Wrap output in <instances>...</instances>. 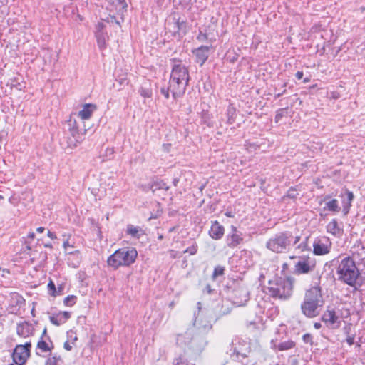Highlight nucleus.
<instances>
[{
	"mask_svg": "<svg viewBox=\"0 0 365 365\" xmlns=\"http://www.w3.org/2000/svg\"><path fill=\"white\" fill-rule=\"evenodd\" d=\"M175 63L169 79L170 89L175 100L182 97L185 93L190 79L188 68L181 63V61L173 58Z\"/></svg>",
	"mask_w": 365,
	"mask_h": 365,
	"instance_id": "nucleus-1",
	"label": "nucleus"
},
{
	"mask_svg": "<svg viewBox=\"0 0 365 365\" xmlns=\"http://www.w3.org/2000/svg\"><path fill=\"white\" fill-rule=\"evenodd\" d=\"M337 279L350 287H355L361 273L354 259L347 256L337 260Z\"/></svg>",
	"mask_w": 365,
	"mask_h": 365,
	"instance_id": "nucleus-2",
	"label": "nucleus"
},
{
	"mask_svg": "<svg viewBox=\"0 0 365 365\" xmlns=\"http://www.w3.org/2000/svg\"><path fill=\"white\" fill-rule=\"evenodd\" d=\"M294 281V278L291 276L286 278L275 277L268 282V294L272 298L287 300L292 295Z\"/></svg>",
	"mask_w": 365,
	"mask_h": 365,
	"instance_id": "nucleus-3",
	"label": "nucleus"
},
{
	"mask_svg": "<svg viewBox=\"0 0 365 365\" xmlns=\"http://www.w3.org/2000/svg\"><path fill=\"white\" fill-rule=\"evenodd\" d=\"M324 303L322 289L319 286H313L305 292L301 310L307 317L312 318L318 315V308Z\"/></svg>",
	"mask_w": 365,
	"mask_h": 365,
	"instance_id": "nucleus-4",
	"label": "nucleus"
},
{
	"mask_svg": "<svg viewBox=\"0 0 365 365\" xmlns=\"http://www.w3.org/2000/svg\"><path fill=\"white\" fill-rule=\"evenodd\" d=\"M138 252L135 248L125 247L120 248L110 255L107 259V264L114 270L120 267H128L135 262Z\"/></svg>",
	"mask_w": 365,
	"mask_h": 365,
	"instance_id": "nucleus-5",
	"label": "nucleus"
},
{
	"mask_svg": "<svg viewBox=\"0 0 365 365\" xmlns=\"http://www.w3.org/2000/svg\"><path fill=\"white\" fill-rule=\"evenodd\" d=\"M293 240L290 231H284L274 235L266 242V247L275 253H284L289 250Z\"/></svg>",
	"mask_w": 365,
	"mask_h": 365,
	"instance_id": "nucleus-6",
	"label": "nucleus"
},
{
	"mask_svg": "<svg viewBox=\"0 0 365 365\" xmlns=\"http://www.w3.org/2000/svg\"><path fill=\"white\" fill-rule=\"evenodd\" d=\"M227 289L229 299L236 306H245L249 301L250 290L242 282L234 281Z\"/></svg>",
	"mask_w": 365,
	"mask_h": 365,
	"instance_id": "nucleus-7",
	"label": "nucleus"
},
{
	"mask_svg": "<svg viewBox=\"0 0 365 365\" xmlns=\"http://www.w3.org/2000/svg\"><path fill=\"white\" fill-rule=\"evenodd\" d=\"M230 356L234 361H241V359L249 357L250 353V347L248 344L239 339L235 338L232 341L230 344Z\"/></svg>",
	"mask_w": 365,
	"mask_h": 365,
	"instance_id": "nucleus-8",
	"label": "nucleus"
},
{
	"mask_svg": "<svg viewBox=\"0 0 365 365\" xmlns=\"http://www.w3.org/2000/svg\"><path fill=\"white\" fill-rule=\"evenodd\" d=\"M291 259H297L294 264L293 273L297 275L306 274L312 272L316 267L315 260L309 256H290Z\"/></svg>",
	"mask_w": 365,
	"mask_h": 365,
	"instance_id": "nucleus-9",
	"label": "nucleus"
},
{
	"mask_svg": "<svg viewBox=\"0 0 365 365\" xmlns=\"http://www.w3.org/2000/svg\"><path fill=\"white\" fill-rule=\"evenodd\" d=\"M31 342H26L24 345H16L12 353L14 362L16 365L24 364L31 355Z\"/></svg>",
	"mask_w": 365,
	"mask_h": 365,
	"instance_id": "nucleus-10",
	"label": "nucleus"
},
{
	"mask_svg": "<svg viewBox=\"0 0 365 365\" xmlns=\"http://www.w3.org/2000/svg\"><path fill=\"white\" fill-rule=\"evenodd\" d=\"M68 126V146L75 148L83 141V133L80 131L76 120L70 119Z\"/></svg>",
	"mask_w": 365,
	"mask_h": 365,
	"instance_id": "nucleus-11",
	"label": "nucleus"
},
{
	"mask_svg": "<svg viewBox=\"0 0 365 365\" xmlns=\"http://www.w3.org/2000/svg\"><path fill=\"white\" fill-rule=\"evenodd\" d=\"M331 242L327 236H319L313 242V253L315 255H324L330 252Z\"/></svg>",
	"mask_w": 365,
	"mask_h": 365,
	"instance_id": "nucleus-12",
	"label": "nucleus"
},
{
	"mask_svg": "<svg viewBox=\"0 0 365 365\" xmlns=\"http://www.w3.org/2000/svg\"><path fill=\"white\" fill-rule=\"evenodd\" d=\"M230 229V232L226 236L225 242L228 247L234 249L243 243L244 238L242 233L235 226L231 225Z\"/></svg>",
	"mask_w": 365,
	"mask_h": 365,
	"instance_id": "nucleus-13",
	"label": "nucleus"
},
{
	"mask_svg": "<svg viewBox=\"0 0 365 365\" xmlns=\"http://www.w3.org/2000/svg\"><path fill=\"white\" fill-rule=\"evenodd\" d=\"M322 321L324 322L329 328L331 329L338 328L340 324L336 312L333 309H329V307H328L327 309L323 313Z\"/></svg>",
	"mask_w": 365,
	"mask_h": 365,
	"instance_id": "nucleus-14",
	"label": "nucleus"
},
{
	"mask_svg": "<svg viewBox=\"0 0 365 365\" xmlns=\"http://www.w3.org/2000/svg\"><path fill=\"white\" fill-rule=\"evenodd\" d=\"M16 334L22 338H28L35 334V327L29 321H24L16 324Z\"/></svg>",
	"mask_w": 365,
	"mask_h": 365,
	"instance_id": "nucleus-15",
	"label": "nucleus"
},
{
	"mask_svg": "<svg viewBox=\"0 0 365 365\" xmlns=\"http://www.w3.org/2000/svg\"><path fill=\"white\" fill-rule=\"evenodd\" d=\"M339 197L341 198L343 213L344 215H346L349 212L352 202L354 199V193L345 188L342 190Z\"/></svg>",
	"mask_w": 365,
	"mask_h": 365,
	"instance_id": "nucleus-16",
	"label": "nucleus"
},
{
	"mask_svg": "<svg viewBox=\"0 0 365 365\" xmlns=\"http://www.w3.org/2000/svg\"><path fill=\"white\" fill-rule=\"evenodd\" d=\"M271 344L273 349L280 351L292 349L296 346V343L291 339L282 341L277 337L271 340Z\"/></svg>",
	"mask_w": 365,
	"mask_h": 365,
	"instance_id": "nucleus-17",
	"label": "nucleus"
},
{
	"mask_svg": "<svg viewBox=\"0 0 365 365\" xmlns=\"http://www.w3.org/2000/svg\"><path fill=\"white\" fill-rule=\"evenodd\" d=\"M210 47L207 46H201L192 51L195 56V62L202 66L207 60L209 56Z\"/></svg>",
	"mask_w": 365,
	"mask_h": 365,
	"instance_id": "nucleus-18",
	"label": "nucleus"
},
{
	"mask_svg": "<svg viewBox=\"0 0 365 365\" xmlns=\"http://www.w3.org/2000/svg\"><path fill=\"white\" fill-rule=\"evenodd\" d=\"M211 222L212 225L209 230L210 237L215 240H220L225 234V227L217 220Z\"/></svg>",
	"mask_w": 365,
	"mask_h": 365,
	"instance_id": "nucleus-19",
	"label": "nucleus"
},
{
	"mask_svg": "<svg viewBox=\"0 0 365 365\" xmlns=\"http://www.w3.org/2000/svg\"><path fill=\"white\" fill-rule=\"evenodd\" d=\"M71 317V312L67 311L59 312L56 314H52L49 317L50 322L56 325L60 326L64 324Z\"/></svg>",
	"mask_w": 365,
	"mask_h": 365,
	"instance_id": "nucleus-20",
	"label": "nucleus"
},
{
	"mask_svg": "<svg viewBox=\"0 0 365 365\" xmlns=\"http://www.w3.org/2000/svg\"><path fill=\"white\" fill-rule=\"evenodd\" d=\"M168 29L171 31L170 26H173V32L174 34L180 33L182 29H185L186 22L184 20H181L180 18L176 19L175 17L173 18V23L168 24Z\"/></svg>",
	"mask_w": 365,
	"mask_h": 365,
	"instance_id": "nucleus-21",
	"label": "nucleus"
},
{
	"mask_svg": "<svg viewBox=\"0 0 365 365\" xmlns=\"http://www.w3.org/2000/svg\"><path fill=\"white\" fill-rule=\"evenodd\" d=\"M330 198L331 197L329 195H326L324 197V201H327V200H329L326 202L325 207H324V209L335 213L339 212L341 208L339 206L338 200L336 199L330 200Z\"/></svg>",
	"mask_w": 365,
	"mask_h": 365,
	"instance_id": "nucleus-22",
	"label": "nucleus"
},
{
	"mask_svg": "<svg viewBox=\"0 0 365 365\" xmlns=\"http://www.w3.org/2000/svg\"><path fill=\"white\" fill-rule=\"evenodd\" d=\"M96 108V106L91 103H86L83 106V109L79 111L78 115L83 120H88L91 118L92 113Z\"/></svg>",
	"mask_w": 365,
	"mask_h": 365,
	"instance_id": "nucleus-23",
	"label": "nucleus"
},
{
	"mask_svg": "<svg viewBox=\"0 0 365 365\" xmlns=\"http://www.w3.org/2000/svg\"><path fill=\"white\" fill-rule=\"evenodd\" d=\"M126 233L134 238L139 239L143 235V230L140 227H135L133 225H128L126 229Z\"/></svg>",
	"mask_w": 365,
	"mask_h": 365,
	"instance_id": "nucleus-24",
	"label": "nucleus"
},
{
	"mask_svg": "<svg viewBox=\"0 0 365 365\" xmlns=\"http://www.w3.org/2000/svg\"><path fill=\"white\" fill-rule=\"evenodd\" d=\"M191 340V334L190 332H185L177 335L176 344L179 346H186Z\"/></svg>",
	"mask_w": 365,
	"mask_h": 365,
	"instance_id": "nucleus-25",
	"label": "nucleus"
},
{
	"mask_svg": "<svg viewBox=\"0 0 365 365\" xmlns=\"http://www.w3.org/2000/svg\"><path fill=\"white\" fill-rule=\"evenodd\" d=\"M36 250H31V252L29 253V256L31 257V260L32 261V262H34L35 260H38L41 264L46 262L48 258V255L46 252L41 251L38 254V257L36 256Z\"/></svg>",
	"mask_w": 365,
	"mask_h": 365,
	"instance_id": "nucleus-26",
	"label": "nucleus"
},
{
	"mask_svg": "<svg viewBox=\"0 0 365 365\" xmlns=\"http://www.w3.org/2000/svg\"><path fill=\"white\" fill-rule=\"evenodd\" d=\"M226 116H227V123L229 125H232L235 123L237 113L236 109L233 106V105L230 104L226 110Z\"/></svg>",
	"mask_w": 365,
	"mask_h": 365,
	"instance_id": "nucleus-27",
	"label": "nucleus"
},
{
	"mask_svg": "<svg viewBox=\"0 0 365 365\" xmlns=\"http://www.w3.org/2000/svg\"><path fill=\"white\" fill-rule=\"evenodd\" d=\"M96 37L97 40V43L101 50H103L106 46V41L108 38L107 33L104 32H96Z\"/></svg>",
	"mask_w": 365,
	"mask_h": 365,
	"instance_id": "nucleus-28",
	"label": "nucleus"
},
{
	"mask_svg": "<svg viewBox=\"0 0 365 365\" xmlns=\"http://www.w3.org/2000/svg\"><path fill=\"white\" fill-rule=\"evenodd\" d=\"M327 232L334 235H337L340 233L341 229L339 227L338 222L336 220H331L327 226Z\"/></svg>",
	"mask_w": 365,
	"mask_h": 365,
	"instance_id": "nucleus-29",
	"label": "nucleus"
},
{
	"mask_svg": "<svg viewBox=\"0 0 365 365\" xmlns=\"http://www.w3.org/2000/svg\"><path fill=\"white\" fill-rule=\"evenodd\" d=\"M149 188L153 191V192H155L158 190H168L169 187L166 185L165 182H164L163 180H157L150 183Z\"/></svg>",
	"mask_w": 365,
	"mask_h": 365,
	"instance_id": "nucleus-30",
	"label": "nucleus"
},
{
	"mask_svg": "<svg viewBox=\"0 0 365 365\" xmlns=\"http://www.w3.org/2000/svg\"><path fill=\"white\" fill-rule=\"evenodd\" d=\"M45 365H63V360L60 356L55 354L48 358Z\"/></svg>",
	"mask_w": 365,
	"mask_h": 365,
	"instance_id": "nucleus-31",
	"label": "nucleus"
},
{
	"mask_svg": "<svg viewBox=\"0 0 365 365\" xmlns=\"http://www.w3.org/2000/svg\"><path fill=\"white\" fill-rule=\"evenodd\" d=\"M173 365H195V364H194L192 363H190L184 355L180 354L179 356H175L173 359Z\"/></svg>",
	"mask_w": 365,
	"mask_h": 365,
	"instance_id": "nucleus-32",
	"label": "nucleus"
},
{
	"mask_svg": "<svg viewBox=\"0 0 365 365\" xmlns=\"http://www.w3.org/2000/svg\"><path fill=\"white\" fill-rule=\"evenodd\" d=\"M37 349L41 350L42 352H48L51 351V348L46 343V340L40 339L37 343Z\"/></svg>",
	"mask_w": 365,
	"mask_h": 365,
	"instance_id": "nucleus-33",
	"label": "nucleus"
},
{
	"mask_svg": "<svg viewBox=\"0 0 365 365\" xmlns=\"http://www.w3.org/2000/svg\"><path fill=\"white\" fill-rule=\"evenodd\" d=\"M225 268L223 266L221 265H217L213 270L212 274V280H216V279L219 276H222L225 274Z\"/></svg>",
	"mask_w": 365,
	"mask_h": 365,
	"instance_id": "nucleus-34",
	"label": "nucleus"
},
{
	"mask_svg": "<svg viewBox=\"0 0 365 365\" xmlns=\"http://www.w3.org/2000/svg\"><path fill=\"white\" fill-rule=\"evenodd\" d=\"M309 237H306L304 240L296 247V249L299 250L301 252L310 251L311 247L309 246Z\"/></svg>",
	"mask_w": 365,
	"mask_h": 365,
	"instance_id": "nucleus-35",
	"label": "nucleus"
},
{
	"mask_svg": "<svg viewBox=\"0 0 365 365\" xmlns=\"http://www.w3.org/2000/svg\"><path fill=\"white\" fill-rule=\"evenodd\" d=\"M201 120L203 123L206 124L209 127L213 126V122L211 119L210 115L207 111L203 110L201 115Z\"/></svg>",
	"mask_w": 365,
	"mask_h": 365,
	"instance_id": "nucleus-36",
	"label": "nucleus"
},
{
	"mask_svg": "<svg viewBox=\"0 0 365 365\" xmlns=\"http://www.w3.org/2000/svg\"><path fill=\"white\" fill-rule=\"evenodd\" d=\"M287 114V108H280L277 110L274 120L276 123H279L280 120Z\"/></svg>",
	"mask_w": 365,
	"mask_h": 365,
	"instance_id": "nucleus-37",
	"label": "nucleus"
},
{
	"mask_svg": "<svg viewBox=\"0 0 365 365\" xmlns=\"http://www.w3.org/2000/svg\"><path fill=\"white\" fill-rule=\"evenodd\" d=\"M77 297L74 295H68L67 296L64 300L63 303L67 307H71L76 302Z\"/></svg>",
	"mask_w": 365,
	"mask_h": 365,
	"instance_id": "nucleus-38",
	"label": "nucleus"
},
{
	"mask_svg": "<svg viewBox=\"0 0 365 365\" xmlns=\"http://www.w3.org/2000/svg\"><path fill=\"white\" fill-rule=\"evenodd\" d=\"M35 237V234L34 232H31L29 233L28 236H27V239L25 240V245H26V248L27 250H29L31 251V241L30 240H33Z\"/></svg>",
	"mask_w": 365,
	"mask_h": 365,
	"instance_id": "nucleus-39",
	"label": "nucleus"
},
{
	"mask_svg": "<svg viewBox=\"0 0 365 365\" xmlns=\"http://www.w3.org/2000/svg\"><path fill=\"white\" fill-rule=\"evenodd\" d=\"M116 81L120 84V86H125L129 83V81L126 74L121 77L118 76V78H116Z\"/></svg>",
	"mask_w": 365,
	"mask_h": 365,
	"instance_id": "nucleus-40",
	"label": "nucleus"
},
{
	"mask_svg": "<svg viewBox=\"0 0 365 365\" xmlns=\"http://www.w3.org/2000/svg\"><path fill=\"white\" fill-rule=\"evenodd\" d=\"M302 340L305 343V344H309V345L312 346L313 345V337L312 336L309 334V333H307L305 334H304L302 336Z\"/></svg>",
	"mask_w": 365,
	"mask_h": 365,
	"instance_id": "nucleus-41",
	"label": "nucleus"
},
{
	"mask_svg": "<svg viewBox=\"0 0 365 365\" xmlns=\"http://www.w3.org/2000/svg\"><path fill=\"white\" fill-rule=\"evenodd\" d=\"M297 195L298 193L296 192V190L292 187L288 190L287 195L284 196V197H287L290 199H296Z\"/></svg>",
	"mask_w": 365,
	"mask_h": 365,
	"instance_id": "nucleus-42",
	"label": "nucleus"
},
{
	"mask_svg": "<svg viewBox=\"0 0 365 365\" xmlns=\"http://www.w3.org/2000/svg\"><path fill=\"white\" fill-rule=\"evenodd\" d=\"M197 40H198L199 41H201V42L208 40L207 34L206 32H203L202 31L200 30V32L197 36Z\"/></svg>",
	"mask_w": 365,
	"mask_h": 365,
	"instance_id": "nucleus-43",
	"label": "nucleus"
},
{
	"mask_svg": "<svg viewBox=\"0 0 365 365\" xmlns=\"http://www.w3.org/2000/svg\"><path fill=\"white\" fill-rule=\"evenodd\" d=\"M170 92H171V89H170V84L168 85V86L166 88V87H163L160 88V93L164 96V97L166 98V99H168L169 97H170Z\"/></svg>",
	"mask_w": 365,
	"mask_h": 365,
	"instance_id": "nucleus-44",
	"label": "nucleus"
},
{
	"mask_svg": "<svg viewBox=\"0 0 365 365\" xmlns=\"http://www.w3.org/2000/svg\"><path fill=\"white\" fill-rule=\"evenodd\" d=\"M113 4H115L119 6L120 9H125L127 8V4L125 0H111Z\"/></svg>",
	"mask_w": 365,
	"mask_h": 365,
	"instance_id": "nucleus-45",
	"label": "nucleus"
},
{
	"mask_svg": "<svg viewBox=\"0 0 365 365\" xmlns=\"http://www.w3.org/2000/svg\"><path fill=\"white\" fill-rule=\"evenodd\" d=\"M197 245H193L192 246L187 247L184 251V252L185 253L188 252L190 255H195L197 253Z\"/></svg>",
	"mask_w": 365,
	"mask_h": 365,
	"instance_id": "nucleus-46",
	"label": "nucleus"
},
{
	"mask_svg": "<svg viewBox=\"0 0 365 365\" xmlns=\"http://www.w3.org/2000/svg\"><path fill=\"white\" fill-rule=\"evenodd\" d=\"M48 288L49 289V291L51 292V295L52 296H56V286H55V284L53 283V281H50L48 284Z\"/></svg>",
	"mask_w": 365,
	"mask_h": 365,
	"instance_id": "nucleus-47",
	"label": "nucleus"
},
{
	"mask_svg": "<svg viewBox=\"0 0 365 365\" xmlns=\"http://www.w3.org/2000/svg\"><path fill=\"white\" fill-rule=\"evenodd\" d=\"M108 23H110V24H115L117 25H118L119 26H120V21L115 18V16H111L110 15L106 20Z\"/></svg>",
	"mask_w": 365,
	"mask_h": 365,
	"instance_id": "nucleus-48",
	"label": "nucleus"
},
{
	"mask_svg": "<svg viewBox=\"0 0 365 365\" xmlns=\"http://www.w3.org/2000/svg\"><path fill=\"white\" fill-rule=\"evenodd\" d=\"M140 93L142 96L145 98H149L150 96V92L148 90L141 88L140 90Z\"/></svg>",
	"mask_w": 365,
	"mask_h": 365,
	"instance_id": "nucleus-49",
	"label": "nucleus"
},
{
	"mask_svg": "<svg viewBox=\"0 0 365 365\" xmlns=\"http://www.w3.org/2000/svg\"><path fill=\"white\" fill-rule=\"evenodd\" d=\"M354 339H355V335H351V336L348 335L346 339V341L347 342V344L349 346H351L354 343Z\"/></svg>",
	"mask_w": 365,
	"mask_h": 365,
	"instance_id": "nucleus-50",
	"label": "nucleus"
},
{
	"mask_svg": "<svg viewBox=\"0 0 365 365\" xmlns=\"http://www.w3.org/2000/svg\"><path fill=\"white\" fill-rule=\"evenodd\" d=\"M104 27H105V26H104L103 23H102V22L98 23V24L96 25V32H103Z\"/></svg>",
	"mask_w": 365,
	"mask_h": 365,
	"instance_id": "nucleus-51",
	"label": "nucleus"
},
{
	"mask_svg": "<svg viewBox=\"0 0 365 365\" xmlns=\"http://www.w3.org/2000/svg\"><path fill=\"white\" fill-rule=\"evenodd\" d=\"M46 334H47V329H46V327H45L40 339H43L44 337H46L47 339L51 340L50 337L48 336H47ZM51 341V344H52V347H53V343L51 341Z\"/></svg>",
	"mask_w": 365,
	"mask_h": 365,
	"instance_id": "nucleus-52",
	"label": "nucleus"
},
{
	"mask_svg": "<svg viewBox=\"0 0 365 365\" xmlns=\"http://www.w3.org/2000/svg\"><path fill=\"white\" fill-rule=\"evenodd\" d=\"M300 240H301L300 235L293 236L292 245H294L297 244L300 241Z\"/></svg>",
	"mask_w": 365,
	"mask_h": 365,
	"instance_id": "nucleus-53",
	"label": "nucleus"
},
{
	"mask_svg": "<svg viewBox=\"0 0 365 365\" xmlns=\"http://www.w3.org/2000/svg\"><path fill=\"white\" fill-rule=\"evenodd\" d=\"M72 334H73L72 331H70L69 332H68V335L71 339L72 344H74V342L78 340V338L76 336H75L74 337H72Z\"/></svg>",
	"mask_w": 365,
	"mask_h": 365,
	"instance_id": "nucleus-54",
	"label": "nucleus"
},
{
	"mask_svg": "<svg viewBox=\"0 0 365 365\" xmlns=\"http://www.w3.org/2000/svg\"><path fill=\"white\" fill-rule=\"evenodd\" d=\"M63 348L67 351H71L72 349V346L68 341H66L64 343Z\"/></svg>",
	"mask_w": 365,
	"mask_h": 365,
	"instance_id": "nucleus-55",
	"label": "nucleus"
},
{
	"mask_svg": "<svg viewBox=\"0 0 365 365\" xmlns=\"http://www.w3.org/2000/svg\"><path fill=\"white\" fill-rule=\"evenodd\" d=\"M303 76H304V73H303V71H297V72L296 73V74H295V76H296V78H297L298 80L302 79V78H303Z\"/></svg>",
	"mask_w": 365,
	"mask_h": 365,
	"instance_id": "nucleus-56",
	"label": "nucleus"
},
{
	"mask_svg": "<svg viewBox=\"0 0 365 365\" xmlns=\"http://www.w3.org/2000/svg\"><path fill=\"white\" fill-rule=\"evenodd\" d=\"M47 235L51 239L53 240L56 238V235L54 232H51L50 230L48 231Z\"/></svg>",
	"mask_w": 365,
	"mask_h": 365,
	"instance_id": "nucleus-57",
	"label": "nucleus"
},
{
	"mask_svg": "<svg viewBox=\"0 0 365 365\" xmlns=\"http://www.w3.org/2000/svg\"><path fill=\"white\" fill-rule=\"evenodd\" d=\"M205 289L208 294H211L213 291L211 286L210 284H207Z\"/></svg>",
	"mask_w": 365,
	"mask_h": 365,
	"instance_id": "nucleus-58",
	"label": "nucleus"
},
{
	"mask_svg": "<svg viewBox=\"0 0 365 365\" xmlns=\"http://www.w3.org/2000/svg\"><path fill=\"white\" fill-rule=\"evenodd\" d=\"M9 2V0H0V9L2 7V6H6Z\"/></svg>",
	"mask_w": 365,
	"mask_h": 365,
	"instance_id": "nucleus-59",
	"label": "nucleus"
},
{
	"mask_svg": "<svg viewBox=\"0 0 365 365\" xmlns=\"http://www.w3.org/2000/svg\"><path fill=\"white\" fill-rule=\"evenodd\" d=\"M287 90L284 88L282 91H280L279 93H277L275 95V98H279L284 95L286 93Z\"/></svg>",
	"mask_w": 365,
	"mask_h": 365,
	"instance_id": "nucleus-60",
	"label": "nucleus"
},
{
	"mask_svg": "<svg viewBox=\"0 0 365 365\" xmlns=\"http://www.w3.org/2000/svg\"><path fill=\"white\" fill-rule=\"evenodd\" d=\"M314 327L316 329H319L322 327V324L319 323V322H315L314 324Z\"/></svg>",
	"mask_w": 365,
	"mask_h": 365,
	"instance_id": "nucleus-61",
	"label": "nucleus"
},
{
	"mask_svg": "<svg viewBox=\"0 0 365 365\" xmlns=\"http://www.w3.org/2000/svg\"><path fill=\"white\" fill-rule=\"evenodd\" d=\"M230 310L228 307H227L225 310L222 311V315H225V314H227L228 313H230Z\"/></svg>",
	"mask_w": 365,
	"mask_h": 365,
	"instance_id": "nucleus-62",
	"label": "nucleus"
},
{
	"mask_svg": "<svg viewBox=\"0 0 365 365\" xmlns=\"http://www.w3.org/2000/svg\"><path fill=\"white\" fill-rule=\"evenodd\" d=\"M203 327H204L205 330H207V329L208 330L212 328V325L210 324H207L203 325Z\"/></svg>",
	"mask_w": 365,
	"mask_h": 365,
	"instance_id": "nucleus-63",
	"label": "nucleus"
},
{
	"mask_svg": "<svg viewBox=\"0 0 365 365\" xmlns=\"http://www.w3.org/2000/svg\"><path fill=\"white\" fill-rule=\"evenodd\" d=\"M45 230L43 227H39L36 229V231L39 233H42Z\"/></svg>",
	"mask_w": 365,
	"mask_h": 365,
	"instance_id": "nucleus-64",
	"label": "nucleus"
}]
</instances>
